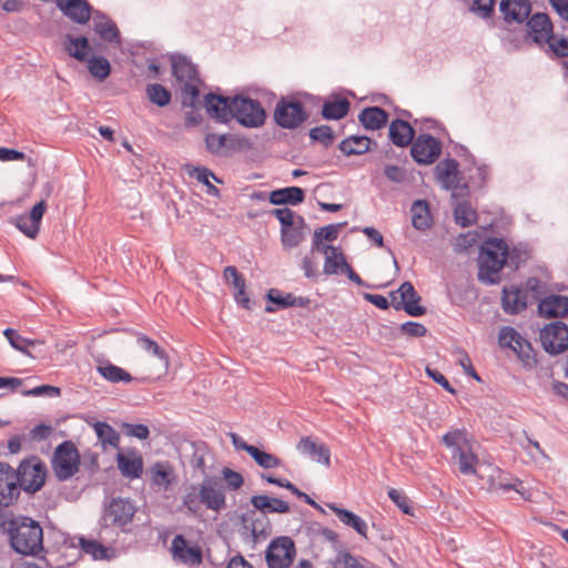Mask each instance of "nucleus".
<instances>
[{
	"label": "nucleus",
	"mask_w": 568,
	"mask_h": 568,
	"mask_svg": "<svg viewBox=\"0 0 568 568\" xmlns=\"http://www.w3.org/2000/svg\"><path fill=\"white\" fill-rule=\"evenodd\" d=\"M501 307L506 314H519L527 307L526 292L518 286H505L501 292Z\"/></svg>",
	"instance_id": "23"
},
{
	"label": "nucleus",
	"mask_w": 568,
	"mask_h": 568,
	"mask_svg": "<svg viewBox=\"0 0 568 568\" xmlns=\"http://www.w3.org/2000/svg\"><path fill=\"white\" fill-rule=\"evenodd\" d=\"M327 506L345 526L353 528L359 536L367 539L368 526L361 516L335 504H328Z\"/></svg>",
	"instance_id": "33"
},
{
	"label": "nucleus",
	"mask_w": 568,
	"mask_h": 568,
	"mask_svg": "<svg viewBox=\"0 0 568 568\" xmlns=\"http://www.w3.org/2000/svg\"><path fill=\"white\" fill-rule=\"evenodd\" d=\"M514 353L521 362L523 366L527 369H532L537 366L538 361L536 357V353L528 339L521 337L518 342Z\"/></svg>",
	"instance_id": "42"
},
{
	"label": "nucleus",
	"mask_w": 568,
	"mask_h": 568,
	"mask_svg": "<svg viewBox=\"0 0 568 568\" xmlns=\"http://www.w3.org/2000/svg\"><path fill=\"white\" fill-rule=\"evenodd\" d=\"M88 61V70L92 77L97 78L99 81H103L111 73L110 62L103 57H92L87 60Z\"/></svg>",
	"instance_id": "49"
},
{
	"label": "nucleus",
	"mask_w": 568,
	"mask_h": 568,
	"mask_svg": "<svg viewBox=\"0 0 568 568\" xmlns=\"http://www.w3.org/2000/svg\"><path fill=\"white\" fill-rule=\"evenodd\" d=\"M9 537L12 549L23 556L40 557L51 554L43 546V529L30 517H19L9 524Z\"/></svg>",
	"instance_id": "3"
},
{
	"label": "nucleus",
	"mask_w": 568,
	"mask_h": 568,
	"mask_svg": "<svg viewBox=\"0 0 568 568\" xmlns=\"http://www.w3.org/2000/svg\"><path fill=\"white\" fill-rule=\"evenodd\" d=\"M538 312L546 318L564 317L568 314V297L558 294L545 296L538 304Z\"/></svg>",
	"instance_id": "25"
},
{
	"label": "nucleus",
	"mask_w": 568,
	"mask_h": 568,
	"mask_svg": "<svg viewBox=\"0 0 568 568\" xmlns=\"http://www.w3.org/2000/svg\"><path fill=\"white\" fill-rule=\"evenodd\" d=\"M547 284L538 277H529L525 284L526 295L529 293L536 301H541L547 293Z\"/></svg>",
	"instance_id": "56"
},
{
	"label": "nucleus",
	"mask_w": 568,
	"mask_h": 568,
	"mask_svg": "<svg viewBox=\"0 0 568 568\" xmlns=\"http://www.w3.org/2000/svg\"><path fill=\"white\" fill-rule=\"evenodd\" d=\"M151 481L160 489L168 490L176 480L174 468L169 462H156L150 467Z\"/></svg>",
	"instance_id": "28"
},
{
	"label": "nucleus",
	"mask_w": 568,
	"mask_h": 568,
	"mask_svg": "<svg viewBox=\"0 0 568 568\" xmlns=\"http://www.w3.org/2000/svg\"><path fill=\"white\" fill-rule=\"evenodd\" d=\"M51 467L60 481L70 479L79 471L80 454L73 442L64 440L55 447Z\"/></svg>",
	"instance_id": "7"
},
{
	"label": "nucleus",
	"mask_w": 568,
	"mask_h": 568,
	"mask_svg": "<svg viewBox=\"0 0 568 568\" xmlns=\"http://www.w3.org/2000/svg\"><path fill=\"white\" fill-rule=\"evenodd\" d=\"M465 428L447 432L443 436V443L452 450V458L458 466V470L466 476L476 474L477 455L473 452Z\"/></svg>",
	"instance_id": "6"
},
{
	"label": "nucleus",
	"mask_w": 568,
	"mask_h": 568,
	"mask_svg": "<svg viewBox=\"0 0 568 568\" xmlns=\"http://www.w3.org/2000/svg\"><path fill=\"white\" fill-rule=\"evenodd\" d=\"M305 200V191L298 186L276 189L268 193V201L273 205L296 206Z\"/></svg>",
	"instance_id": "27"
},
{
	"label": "nucleus",
	"mask_w": 568,
	"mask_h": 568,
	"mask_svg": "<svg viewBox=\"0 0 568 568\" xmlns=\"http://www.w3.org/2000/svg\"><path fill=\"white\" fill-rule=\"evenodd\" d=\"M94 430L99 440L105 446L110 445L112 447H118L120 443L119 433L108 423L105 422H97L94 425Z\"/></svg>",
	"instance_id": "47"
},
{
	"label": "nucleus",
	"mask_w": 568,
	"mask_h": 568,
	"mask_svg": "<svg viewBox=\"0 0 568 568\" xmlns=\"http://www.w3.org/2000/svg\"><path fill=\"white\" fill-rule=\"evenodd\" d=\"M507 264V242L501 237H487L478 255V281L486 285L500 282V271Z\"/></svg>",
	"instance_id": "4"
},
{
	"label": "nucleus",
	"mask_w": 568,
	"mask_h": 568,
	"mask_svg": "<svg viewBox=\"0 0 568 568\" xmlns=\"http://www.w3.org/2000/svg\"><path fill=\"white\" fill-rule=\"evenodd\" d=\"M55 3L67 18L79 24H85L94 12L87 0H55Z\"/></svg>",
	"instance_id": "18"
},
{
	"label": "nucleus",
	"mask_w": 568,
	"mask_h": 568,
	"mask_svg": "<svg viewBox=\"0 0 568 568\" xmlns=\"http://www.w3.org/2000/svg\"><path fill=\"white\" fill-rule=\"evenodd\" d=\"M222 475L226 481V487L232 490L241 488L244 483L243 476L240 473L232 470L231 468L224 467L222 469Z\"/></svg>",
	"instance_id": "64"
},
{
	"label": "nucleus",
	"mask_w": 568,
	"mask_h": 568,
	"mask_svg": "<svg viewBox=\"0 0 568 568\" xmlns=\"http://www.w3.org/2000/svg\"><path fill=\"white\" fill-rule=\"evenodd\" d=\"M499 11L506 23H523L531 13V2L530 0H500Z\"/></svg>",
	"instance_id": "20"
},
{
	"label": "nucleus",
	"mask_w": 568,
	"mask_h": 568,
	"mask_svg": "<svg viewBox=\"0 0 568 568\" xmlns=\"http://www.w3.org/2000/svg\"><path fill=\"white\" fill-rule=\"evenodd\" d=\"M227 138V134L207 133L205 135V148L207 152L213 155H222L226 146Z\"/></svg>",
	"instance_id": "53"
},
{
	"label": "nucleus",
	"mask_w": 568,
	"mask_h": 568,
	"mask_svg": "<svg viewBox=\"0 0 568 568\" xmlns=\"http://www.w3.org/2000/svg\"><path fill=\"white\" fill-rule=\"evenodd\" d=\"M205 106L217 121L227 123L232 120V98L209 93L205 97Z\"/></svg>",
	"instance_id": "26"
},
{
	"label": "nucleus",
	"mask_w": 568,
	"mask_h": 568,
	"mask_svg": "<svg viewBox=\"0 0 568 568\" xmlns=\"http://www.w3.org/2000/svg\"><path fill=\"white\" fill-rule=\"evenodd\" d=\"M372 140L364 135H351L344 139L338 149L344 155H362L371 150Z\"/></svg>",
	"instance_id": "38"
},
{
	"label": "nucleus",
	"mask_w": 568,
	"mask_h": 568,
	"mask_svg": "<svg viewBox=\"0 0 568 568\" xmlns=\"http://www.w3.org/2000/svg\"><path fill=\"white\" fill-rule=\"evenodd\" d=\"M67 41L69 43H65V49L72 58L82 62L88 60L89 40L87 37L72 38L68 36Z\"/></svg>",
	"instance_id": "44"
},
{
	"label": "nucleus",
	"mask_w": 568,
	"mask_h": 568,
	"mask_svg": "<svg viewBox=\"0 0 568 568\" xmlns=\"http://www.w3.org/2000/svg\"><path fill=\"white\" fill-rule=\"evenodd\" d=\"M526 32L536 44L542 47L551 40L554 24L547 13L536 12L526 20Z\"/></svg>",
	"instance_id": "17"
},
{
	"label": "nucleus",
	"mask_w": 568,
	"mask_h": 568,
	"mask_svg": "<svg viewBox=\"0 0 568 568\" xmlns=\"http://www.w3.org/2000/svg\"><path fill=\"white\" fill-rule=\"evenodd\" d=\"M296 555L293 539L287 536L274 538L266 551L265 559L270 568H287L292 565Z\"/></svg>",
	"instance_id": "11"
},
{
	"label": "nucleus",
	"mask_w": 568,
	"mask_h": 568,
	"mask_svg": "<svg viewBox=\"0 0 568 568\" xmlns=\"http://www.w3.org/2000/svg\"><path fill=\"white\" fill-rule=\"evenodd\" d=\"M136 344L143 351L152 354L154 357L159 358L160 361L168 363L166 352L162 347H160L155 341L151 339L150 337H148L145 335H139L136 338Z\"/></svg>",
	"instance_id": "51"
},
{
	"label": "nucleus",
	"mask_w": 568,
	"mask_h": 568,
	"mask_svg": "<svg viewBox=\"0 0 568 568\" xmlns=\"http://www.w3.org/2000/svg\"><path fill=\"white\" fill-rule=\"evenodd\" d=\"M176 87L184 98L195 100L200 95V78L196 65L184 54L173 53L169 58Z\"/></svg>",
	"instance_id": "5"
},
{
	"label": "nucleus",
	"mask_w": 568,
	"mask_h": 568,
	"mask_svg": "<svg viewBox=\"0 0 568 568\" xmlns=\"http://www.w3.org/2000/svg\"><path fill=\"white\" fill-rule=\"evenodd\" d=\"M351 103L346 98L332 95L323 103L322 116L325 120H341L348 113Z\"/></svg>",
	"instance_id": "36"
},
{
	"label": "nucleus",
	"mask_w": 568,
	"mask_h": 568,
	"mask_svg": "<svg viewBox=\"0 0 568 568\" xmlns=\"http://www.w3.org/2000/svg\"><path fill=\"white\" fill-rule=\"evenodd\" d=\"M187 173L205 186L207 183H210V178L215 180L217 183L222 182L211 170L205 166H187Z\"/></svg>",
	"instance_id": "61"
},
{
	"label": "nucleus",
	"mask_w": 568,
	"mask_h": 568,
	"mask_svg": "<svg viewBox=\"0 0 568 568\" xmlns=\"http://www.w3.org/2000/svg\"><path fill=\"white\" fill-rule=\"evenodd\" d=\"M308 118L304 105L298 100L282 98L275 108L274 120L283 129H295Z\"/></svg>",
	"instance_id": "10"
},
{
	"label": "nucleus",
	"mask_w": 568,
	"mask_h": 568,
	"mask_svg": "<svg viewBox=\"0 0 568 568\" xmlns=\"http://www.w3.org/2000/svg\"><path fill=\"white\" fill-rule=\"evenodd\" d=\"M310 138L313 141L321 142L324 146H328L333 143L334 132L328 125H318L310 131Z\"/></svg>",
	"instance_id": "57"
},
{
	"label": "nucleus",
	"mask_w": 568,
	"mask_h": 568,
	"mask_svg": "<svg viewBox=\"0 0 568 568\" xmlns=\"http://www.w3.org/2000/svg\"><path fill=\"white\" fill-rule=\"evenodd\" d=\"M93 16V30L95 33L108 43H121V36L116 24L103 12L94 10Z\"/></svg>",
	"instance_id": "22"
},
{
	"label": "nucleus",
	"mask_w": 568,
	"mask_h": 568,
	"mask_svg": "<svg viewBox=\"0 0 568 568\" xmlns=\"http://www.w3.org/2000/svg\"><path fill=\"white\" fill-rule=\"evenodd\" d=\"M191 454L189 457L190 466L192 467L194 473H199L204 476L206 474V459L210 456V447L203 440L192 442L190 444Z\"/></svg>",
	"instance_id": "35"
},
{
	"label": "nucleus",
	"mask_w": 568,
	"mask_h": 568,
	"mask_svg": "<svg viewBox=\"0 0 568 568\" xmlns=\"http://www.w3.org/2000/svg\"><path fill=\"white\" fill-rule=\"evenodd\" d=\"M342 225L343 224H328L317 229L314 232L312 251L320 250V244L323 242V240L328 242L335 241L338 236V232Z\"/></svg>",
	"instance_id": "48"
},
{
	"label": "nucleus",
	"mask_w": 568,
	"mask_h": 568,
	"mask_svg": "<svg viewBox=\"0 0 568 568\" xmlns=\"http://www.w3.org/2000/svg\"><path fill=\"white\" fill-rule=\"evenodd\" d=\"M530 257L528 244L518 243L509 247L507 245V264L513 270H518Z\"/></svg>",
	"instance_id": "41"
},
{
	"label": "nucleus",
	"mask_w": 568,
	"mask_h": 568,
	"mask_svg": "<svg viewBox=\"0 0 568 568\" xmlns=\"http://www.w3.org/2000/svg\"><path fill=\"white\" fill-rule=\"evenodd\" d=\"M251 504L255 510L266 514H287L291 507L287 501L281 498L270 497L267 495H254L251 497Z\"/></svg>",
	"instance_id": "29"
},
{
	"label": "nucleus",
	"mask_w": 568,
	"mask_h": 568,
	"mask_svg": "<svg viewBox=\"0 0 568 568\" xmlns=\"http://www.w3.org/2000/svg\"><path fill=\"white\" fill-rule=\"evenodd\" d=\"M306 222L303 216L297 215V221L286 229L281 230V241L285 248H293L304 240Z\"/></svg>",
	"instance_id": "37"
},
{
	"label": "nucleus",
	"mask_w": 568,
	"mask_h": 568,
	"mask_svg": "<svg viewBox=\"0 0 568 568\" xmlns=\"http://www.w3.org/2000/svg\"><path fill=\"white\" fill-rule=\"evenodd\" d=\"M136 505L130 498L114 497L103 504L98 520V537L108 542H119L122 534L132 532Z\"/></svg>",
	"instance_id": "1"
},
{
	"label": "nucleus",
	"mask_w": 568,
	"mask_h": 568,
	"mask_svg": "<svg viewBox=\"0 0 568 568\" xmlns=\"http://www.w3.org/2000/svg\"><path fill=\"white\" fill-rule=\"evenodd\" d=\"M410 145V155L419 165H429L435 163L442 154V142L426 133L414 136Z\"/></svg>",
	"instance_id": "12"
},
{
	"label": "nucleus",
	"mask_w": 568,
	"mask_h": 568,
	"mask_svg": "<svg viewBox=\"0 0 568 568\" xmlns=\"http://www.w3.org/2000/svg\"><path fill=\"white\" fill-rule=\"evenodd\" d=\"M182 506L187 514L193 516L200 514L202 506L216 513L223 510L226 507V501L221 479L216 476L205 475L199 485H189L182 497Z\"/></svg>",
	"instance_id": "2"
},
{
	"label": "nucleus",
	"mask_w": 568,
	"mask_h": 568,
	"mask_svg": "<svg viewBox=\"0 0 568 568\" xmlns=\"http://www.w3.org/2000/svg\"><path fill=\"white\" fill-rule=\"evenodd\" d=\"M116 463L119 470L126 478L135 479L143 473V459L135 453H118Z\"/></svg>",
	"instance_id": "32"
},
{
	"label": "nucleus",
	"mask_w": 568,
	"mask_h": 568,
	"mask_svg": "<svg viewBox=\"0 0 568 568\" xmlns=\"http://www.w3.org/2000/svg\"><path fill=\"white\" fill-rule=\"evenodd\" d=\"M98 372L101 374L102 377H104L106 381L111 383H130L133 379L130 373L111 363L100 365L98 367Z\"/></svg>",
	"instance_id": "46"
},
{
	"label": "nucleus",
	"mask_w": 568,
	"mask_h": 568,
	"mask_svg": "<svg viewBox=\"0 0 568 568\" xmlns=\"http://www.w3.org/2000/svg\"><path fill=\"white\" fill-rule=\"evenodd\" d=\"M458 162L453 158H446L435 166V176L446 190H455L459 184Z\"/></svg>",
	"instance_id": "21"
},
{
	"label": "nucleus",
	"mask_w": 568,
	"mask_h": 568,
	"mask_svg": "<svg viewBox=\"0 0 568 568\" xmlns=\"http://www.w3.org/2000/svg\"><path fill=\"white\" fill-rule=\"evenodd\" d=\"M389 499L406 515L413 514V508L409 505V500L402 491L390 488L387 493Z\"/></svg>",
	"instance_id": "63"
},
{
	"label": "nucleus",
	"mask_w": 568,
	"mask_h": 568,
	"mask_svg": "<svg viewBox=\"0 0 568 568\" xmlns=\"http://www.w3.org/2000/svg\"><path fill=\"white\" fill-rule=\"evenodd\" d=\"M245 528L248 530V534L245 536L244 540L251 542L253 548L272 534L271 521L267 516L263 514L252 519L250 525H246Z\"/></svg>",
	"instance_id": "31"
},
{
	"label": "nucleus",
	"mask_w": 568,
	"mask_h": 568,
	"mask_svg": "<svg viewBox=\"0 0 568 568\" xmlns=\"http://www.w3.org/2000/svg\"><path fill=\"white\" fill-rule=\"evenodd\" d=\"M297 450L305 456H308L311 459L329 466L331 464V450L329 448L323 444L314 440L312 437H303L297 443Z\"/></svg>",
	"instance_id": "24"
},
{
	"label": "nucleus",
	"mask_w": 568,
	"mask_h": 568,
	"mask_svg": "<svg viewBox=\"0 0 568 568\" xmlns=\"http://www.w3.org/2000/svg\"><path fill=\"white\" fill-rule=\"evenodd\" d=\"M521 335L511 326H504L499 331L498 343L501 348H509L515 351Z\"/></svg>",
	"instance_id": "52"
},
{
	"label": "nucleus",
	"mask_w": 568,
	"mask_h": 568,
	"mask_svg": "<svg viewBox=\"0 0 568 568\" xmlns=\"http://www.w3.org/2000/svg\"><path fill=\"white\" fill-rule=\"evenodd\" d=\"M454 217L459 226L468 227L476 223L477 213L468 201H462L454 209Z\"/></svg>",
	"instance_id": "43"
},
{
	"label": "nucleus",
	"mask_w": 568,
	"mask_h": 568,
	"mask_svg": "<svg viewBox=\"0 0 568 568\" xmlns=\"http://www.w3.org/2000/svg\"><path fill=\"white\" fill-rule=\"evenodd\" d=\"M3 335L7 337L9 344L17 351L21 352L24 355L31 356V353L29 352L28 347L43 344L40 339H29L23 336H21L16 329L13 328H6L3 331Z\"/></svg>",
	"instance_id": "40"
},
{
	"label": "nucleus",
	"mask_w": 568,
	"mask_h": 568,
	"mask_svg": "<svg viewBox=\"0 0 568 568\" xmlns=\"http://www.w3.org/2000/svg\"><path fill=\"white\" fill-rule=\"evenodd\" d=\"M250 456L262 468L272 469L281 466V459L273 454L261 450L256 446L250 449Z\"/></svg>",
	"instance_id": "50"
},
{
	"label": "nucleus",
	"mask_w": 568,
	"mask_h": 568,
	"mask_svg": "<svg viewBox=\"0 0 568 568\" xmlns=\"http://www.w3.org/2000/svg\"><path fill=\"white\" fill-rule=\"evenodd\" d=\"M358 121L366 130H379L388 121V113L379 106H368L358 114Z\"/></svg>",
	"instance_id": "34"
},
{
	"label": "nucleus",
	"mask_w": 568,
	"mask_h": 568,
	"mask_svg": "<svg viewBox=\"0 0 568 568\" xmlns=\"http://www.w3.org/2000/svg\"><path fill=\"white\" fill-rule=\"evenodd\" d=\"M549 48V51L556 58H568V39L560 38L558 39L554 33L551 34V40L546 42Z\"/></svg>",
	"instance_id": "60"
},
{
	"label": "nucleus",
	"mask_w": 568,
	"mask_h": 568,
	"mask_svg": "<svg viewBox=\"0 0 568 568\" xmlns=\"http://www.w3.org/2000/svg\"><path fill=\"white\" fill-rule=\"evenodd\" d=\"M539 338L548 354H560L568 348V326L561 321L552 322L540 331Z\"/></svg>",
	"instance_id": "14"
},
{
	"label": "nucleus",
	"mask_w": 568,
	"mask_h": 568,
	"mask_svg": "<svg viewBox=\"0 0 568 568\" xmlns=\"http://www.w3.org/2000/svg\"><path fill=\"white\" fill-rule=\"evenodd\" d=\"M335 568H364L362 558L353 556L348 551H341L334 560Z\"/></svg>",
	"instance_id": "58"
},
{
	"label": "nucleus",
	"mask_w": 568,
	"mask_h": 568,
	"mask_svg": "<svg viewBox=\"0 0 568 568\" xmlns=\"http://www.w3.org/2000/svg\"><path fill=\"white\" fill-rule=\"evenodd\" d=\"M267 300L277 305L278 308H287L293 307L292 293L282 294L281 291L276 288H271L267 293Z\"/></svg>",
	"instance_id": "62"
},
{
	"label": "nucleus",
	"mask_w": 568,
	"mask_h": 568,
	"mask_svg": "<svg viewBox=\"0 0 568 568\" xmlns=\"http://www.w3.org/2000/svg\"><path fill=\"white\" fill-rule=\"evenodd\" d=\"M388 136L394 145L405 148L413 142L415 130L407 121L396 119L389 124Z\"/></svg>",
	"instance_id": "30"
},
{
	"label": "nucleus",
	"mask_w": 568,
	"mask_h": 568,
	"mask_svg": "<svg viewBox=\"0 0 568 568\" xmlns=\"http://www.w3.org/2000/svg\"><path fill=\"white\" fill-rule=\"evenodd\" d=\"M81 550L90 555L94 560H110L115 557V548L112 547L118 542L103 541L98 537V527L95 528V538H79Z\"/></svg>",
	"instance_id": "19"
},
{
	"label": "nucleus",
	"mask_w": 568,
	"mask_h": 568,
	"mask_svg": "<svg viewBox=\"0 0 568 568\" xmlns=\"http://www.w3.org/2000/svg\"><path fill=\"white\" fill-rule=\"evenodd\" d=\"M173 560L190 568L199 567L203 561V552L196 542L190 544L184 536L176 535L171 544Z\"/></svg>",
	"instance_id": "15"
},
{
	"label": "nucleus",
	"mask_w": 568,
	"mask_h": 568,
	"mask_svg": "<svg viewBox=\"0 0 568 568\" xmlns=\"http://www.w3.org/2000/svg\"><path fill=\"white\" fill-rule=\"evenodd\" d=\"M392 305L398 310H404L409 316L418 317L426 313V307L419 305L420 295L416 292L410 282H404L400 286L390 293Z\"/></svg>",
	"instance_id": "13"
},
{
	"label": "nucleus",
	"mask_w": 568,
	"mask_h": 568,
	"mask_svg": "<svg viewBox=\"0 0 568 568\" xmlns=\"http://www.w3.org/2000/svg\"><path fill=\"white\" fill-rule=\"evenodd\" d=\"M19 477L16 470L4 462H0V505L10 506L20 497Z\"/></svg>",
	"instance_id": "16"
},
{
	"label": "nucleus",
	"mask_w": 568,
	"mask_h": 568,
	"mask_svg": "<svg viewBox=\"0 0 568 568\" xmlns=\"http://www.w3.org/2000/svg\"><path fill=\"white\" fill-rule=\"evenodd\" d=\"M14 470L19 477L20 490L28 494L39 491L45 483L47 466L38 456L23 459Z\"/></svg>",
	"instance_id": "8"
},
{
	"label": "nucleus",
	"mask_w": 568,
	"mask_h": 568,
	"mask_svg": "<svg viewBox=\"0 0 568 568\" xmlns=\"http://www.w3.org/2000/svg\"><path fill=\"white\" fill-rule=\"evenodd\" d=\"M412 224L418 231H426L432 226V215L429 212L428 203L425 200H417L413 203L412 209Z\"/></svg>",
	"instance_id": "39"
},
{
	"label": "nucleus",
	"mask_w": 568,
	"mask_h": 568,
	"mask_svg": "<svg viewBox=\"0 0 568 568\" xmlns=\"http://www.w3.org/2000/svg\"><path fill=\"white\" fill-rule=\"evenodd\" d=\"M232 119L245 128H258L264 124L266 113L257 100L235 95L232 98Z\"/></svg>",
	"instance_id": "9"
},
{
	"label": "nucleus",
	"mask_w": 568,
	"mask_h": 568,
	"mask_svg": "<svg viewBox=\"0 0 568 568\" xmlns=\"http://www.w3.org/2000/svg\"><path fill=\"white\" fill-rule=\"evenodd\" d=\"M343 260H346L344 253L338 248L335 253L325 257L323 272L326 275H334L343 272Z\"/></svg>",
	"instance_id": "55"
},
{
	"label": "nucleus",
	"mask_w": 568,
	"mask_h": 568,
	"mask_svg": "<svg viewBox=\"0 0 568 568\" xmlns=\"http://www.w3.org/2000/svg\"><path fill=\"white\" fill-rule=\"evenodd\" d=\"M13 221L16 227L26 236H28L29 239L37 237L40 230V225L30 220L27 214L16 216Z\"/></svg>",
	"instance_id": "54"
},
{
	"label": "nucleus",
	"mask_w": 568,
	"mask_h": 568,
	"mask_svg": "<svg viewBox=\"0 0 568 568\" xmlns=\"http://www.w3.org/2000/svg\"><path fill=\"white\" fill-rule=\"evenodd\" d=\"M496 0H473L470 10L483 19H489L495 13Z\"/></svg>",
	"instance_id": "59"
},
{
	"label": "nucleus",
	"mask_w": 568,
	"mask_h": 568,
	"mask_svg": "<svg viewBox=\"0 0 568 568\" xmlns=\"http://www.w3.org/2000/svg\"><path fill=\"white\" fill-rule=\"evenodd\" d=\"M145 93L151 103L163 108L171 102V92L160 83H149Z\"/></svg>",
	"instance_id": "45"
}]
</instances>
